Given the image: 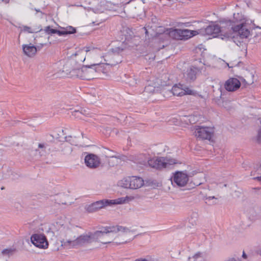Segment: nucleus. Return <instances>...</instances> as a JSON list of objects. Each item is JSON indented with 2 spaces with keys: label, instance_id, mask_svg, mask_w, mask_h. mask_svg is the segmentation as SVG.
Here are the masks:
<instances>
[{
  "label": "nucleus",
  "instance_id": "obj_26",
  "mask_svg": "<svg viewBox=\"0 0 261 261\" xmlns=\"http://www.w3.org/2000/svg\"><path fill=\"white\" fill-rule=\"evenodd\" d=\"M125 203L124 197L118 198L114 200H108V205L111 204H122Z\"/></svg>",
  "mask_w": 261,
  "mask_h": 261
},
{
  "label": "nucleus",
  "instance_id": "obj_4",
  "mask_svg": "<svg viewBox=\"0 0 261 261\" xmlns=\"http://www.w3.org/2000/svg\"><path fill=\"white\" fill-rule=\"evenodd\" d=\"M56 66L58 68V72L64 73L70 77H74L81 67V65L67 56Z\"/></svg>",
  "mask_w": 261,
  "mask_h": 261
},
{
  "label": "nucleus",
  "instance_id": "obj_41",
  "mask_svg": "<svg viewBox=\"0 0 261 261\" xmlns=\"http://www.w3.org/2000/svg\"><path fill=\"white\" fill-rule=\"evenodd\" d=\"M258 138L259 141H261V129L258 132Z\"/></svg>",
  "mask_w": 261,
  "mask_h": 261
},
{
  "label": "nucleus",
  "instance_id": "obj_7",
  "mask_svg": "<svg viewBox=\"0 0 261 261\" xmlns=\"http://www.w3.org/2000/svg\"><path fill=\"white\" fill-rule=\"evenodd\" d=\"M194 134L199 139L210 140L213 135V131L211 127L196 126Z\"/></svg>",
  "mask_w": 261,
  "mask_h": 261
},
{
  "label": "nucleus",
  "instance_id": "obj_28",
  "mask_svg": "<svg viewBox=\"0 0 261 261\" xmlns=\"http://www.w3.org/2000/svg\"><path fill=\"white\" fill-rule=\"evenodd\" d=\"M183 91H184L185 95H195L196 92L195 91L191 89L190 87L187 86H182Z\"/></svg>",
  "mask_w": 261,
  "mask_h": 261
},
{
  "label": "nucleus",
  "instance_id": "obj_36",
  "mask_svg": "<svg viewBox=\"0 0 261 261\" xmlns=\"http://www.w3.org/2000/svg\"><path fill=\"white\" fill-rule=\"evenodd\" d=\"M213 199H215L216 200L217 199V198H216L215 196H209V197L206 198V202L208 203V204H216V202H213V203L211 202V201Z\"/></svg>",
  "mask_w": 261,
  "mask_h": 261
},
{
  "label": "nucleus",
  "instance_id": "obj_25",
  "mask_svg": "<svg viewBox=\"0 0 261 261\" xmlns=\"http://www.w3.org/2000/svg\"><path fill=\"white\" fill-rule=\"evenodd\" d=\"M37 50H22V54L25 58H32L34 57Z\"/></svg>",
  "mask_w": 261,
  "mask_h": 261
},
{
  "label": "nucleus",
  "instance_id": "obj_20",
  "mask_svg": "<svg viewBox=\"0 0 261 261\" xmlns=\"http://www.w3.org/2000/svg\"><path fill=\"white\" fill-rule=\"evenodd\" d=\"M169 94H172L173 95L182 96L184 95V91L182 89V86L175 85L171 90L167 91Z\"/></svg>",
  "mask_w": 261,
  "mask_h": 261
},
{
  "label": "nucleus",
  "instance_id": "obj_9",
  "mask_svg": "<svg viewBox=\"0 0 261 261\" xmlns=\"http://www.w3.org/2000/svg\"><path fill=\"white\" fill-rule=\"evenodd\" d=\"M148 163L151 167L157 169H161L166 168L168 164L172 165L175 163L172 161L167 160L164 158H156L148 160Z\"/></svg>",
  "mask_w": 261,
  "mask_h": 261
},
{
  "label": "nucleus",
  "instance_id": "obj_23",
  "mask_svg": "<svg viewBox=\"0 0 261 261\" xmlns=\"http://www.w3.org/2000/svg\"><path fill=\"white\" fill-rule=\"evenodd\" d=\"M46 148V144L44 143L38 144V147L35 148L36 154L38 153L39 156H42L45 153Z\"/></svg>",
  "mask_w": 261,
  "mask_h": 261
},
{
  "label": "nucleus",
  "instance_id": "obj_27",
  "mask_svg": "<svg viewBox=\"0 0 261 261\" xmlns=\"http://www.w3.org/2000/svg\"><path fill=\"white\" fill-rule=\"evenodd\" d=\"M72 115L75 118L84 120L83 109L81 110H75L72 113Z\"/></svg>",
  "mask_w": 261,
  "mask_h": 261
},
{
  "label": "nucleus",
  "instance_id": "obj_11",
  "mask_svg": "<svg viewBox=\"0 0 261 261\" xmlns=\"http://www.w3.org/2000/svg\"><path fill=\"white\" fill-rule=\"evenodd\" d=\"M107 205H108V200H101L86 205L85 209L88 213H94Z\"/></svg>",
  "mask_w": 261,
  "mask_h": 261
},
{
  "label": "nucleus",
  "instance_id": "obj_6",
  "mask_svg": "<svg viewBox=\"0 0 261 261\" xmlns=\"http://www.w3.org/2000/svg\"><path fill=\"white\" fill-rule=\"evenodd\" d=\"M93 51H98V50H69L67 56L82 66L85 61L87 62V57L89 54Z\"/></svg>",
  "mask_w": 261,
  "mask_h": 261
},
{
  "label": "nucleus",
  "instance_id": "obj_32",
  "mask_svg": "<svg viewBox=\"0 0 261 261\" xmlns=\"http://www.w3.org/2000/svg\"><path fill=\"white\" fill-rule=\"evenodd\" d=\"M22 31L29 33H34L38 32L37 29H32L31 28L28 26H23L22 27Z\"/></svg>",
  "mask_w": 261,
  "mask_h": 261
},
{
  "label": "nucleus",
  "instance_id": "obj_19",
  "mask_svg": "<svg viewBox=\"0 0 261 261\" xmlns=\"http://www.w3.org/2000/svg\"><path fill=\"white\" fill-rule=\"evenodd\" d=\"M83 114L84 117V120L90 122L94 123L96 120V115L95 114L92 113L88 109H83Z\"/></svg>",
  "mask_w": 261,
  "mask_h": 261
},
{
  "label": "nucleus",
  "instance_id": "obj_40",
  "mask_svg": "<svg viewBox=\"0 0 261 261\" xmlns=\"http://www.w3.org/2000/svg\"><path fill=\"white\" fill-rule=\"evenodd\" d=\"M135 261H148V260L145 258H140L136 259Z\"/></svg>",
  "mask_w": 261,
  "mask_h": 261
},
{
  "label": "nucleus",
  "instance_id": "obj_8",
  "mask_svg": "<svg viewBox=\"0 0 261 261\" xmlns=\"http://www.w3.org/2000/svg\"><path fill=\"white\" fill-rule=\"evenodd\" d=\"M31 241L34 246L39 248L46 249L48 247V241L43 234H33L31 237Z\"/></svg>",
  "mask_w": 261,
  "mask_h": 261
},
{
  "label": "nucleus",
  "instance_id": "obj_3",
  "mask_svg": "<svg viewBox=\"0 0 261 261\" xmlns=\"http://www.w3.org/2000/svg\"><path fill=\"white\" fill-rule=\"evenodd\" d=\"M230 30L225 31L223 30V27L221 28L218 24H212L207 27L204 29V33L208 35H212L213 37H215L219 33L224 32L227 34L228 36L231 30L233 32L237 33L242 38H246L250 35V31L247 29V25L244 23H241L234 27L231 25L230 27Z\"/></svg>",
  "mask_w": 261,
  "mask_h": 261
},
{
  "label": "nucleus",
  "instance_id": "obj_34",
  "mask_svg": "<svg viewBox=\"0 0 261 261\" xmlns=\"http://www.w3.org/2000/svg\"><path fill=\"white\" fill-rule=\"evenodd\" d=\"M45 32L48 34H56L57 30L51 29L50 27H47L45 30Z\"/></svg>",
  "mask_w": 261,
  "mask_h": 261
},
{
  "label": "nucleus",
  "instance_id": "obj_49",
  "mask_svg": "<svg viewBox=\"0 0 261 261\" xmlns=\"http://www.w3.org/2000/svg\"><path fill=\"white\" fill-rule=\"evenodd\" d=\"M35 10H36V11L37 12H40V11H39V10H37V9H35Z\"/></svg>",
  "mask_w": 261,
  "mask_h": 261
},
{
  "label": "nucleus",
  "instance_id": "obj_44",
  "mask_svg": "<svg viewBox=\"0 0 261 261\" xmlns=\"http://www.w3.org/2000/svg\"><path fill=\"white\" fill-rule=\"evenodd\" d=\"M243 50L244 51L243 52H244L245 56H246L247 54V50Z\"/></svg>",
  "mask_w": 261,
  "mask_h": 261
},
{
  "label": "nucleus",
  "instance_id": "obj_51",
  "mask_svg": "<svg viewBox=\"0 0 261 261\" xmlns=\"http://www.w3.org/2000/svg\"><path fill=\"white\" fill-rule=\"evenodd\" d=\"M154 57H151V59H154Z\"/></svg>",
  "mask_w": 261,
  "mask_h": 261
},
{
  "label": "nucleus",
  "instance_id": "obj_22",
  "mask_svg": "<svg viewBox=\"0 0 261 261\" xmlns=\"http://www.w3.org/2000/svg\"><path fill=\"white\" fill-rule=\"evenodd\" d=\"M81 139V137L80 136H79V137H76L75 136L74 137L68 136L67 137H66L67 142H68L71 145H75V146H77V145H79Z\"/></svg>",
  "mask_w": 261,
  "mask_h": 261
},
{
  "label": "nucleus",
  "instance_id": "obj_1",
  "mask_svg": "<svg viewBox=\"0 0 261 261\" xmlns=\"http://www.w3.org/2000/svg\"><path fill=\"white\" fill-rule=\"evenodd\" d=\"M53 226L54 234L65 249L77 248L94 241L106 244L115 241L121 244L132 240L131 231L122 226L105 227L100 231L79 236L76 228L65 218H58Z\"/></svg>",
  "mask_w": 261,
  "mask_h": 261
},
{
  "label": "nucleus",
  "instance_id": "obj_18",
  "mask_svg": "<svg viewBox=\"0 0 261 261\" xmlns=\"http://www.w3.org/2000/svg\"><path fill=\"white\" fill-rule=\"evenodd\" d=\"M83 114L84 117V120L90 122L94 123L96 120V115L95 114L92 113L88 109H83Z\"/></svg>",
  "mask_w": 261,
  "mask_h": 261
},
{
  "label": "nucleus",
  "instance_id": "obj_46",
  "mask_svg": "<svg viewBox=\"0 0 261 261\" xmlns=\"http://www.w3.org/2000/svg\"><path fill=\"white\" fill-rule=\"evenodd\" d=\"M257 178L258 180H261V176H259V177H257Z\"/></svg>",
  "mask_w": 261,
  "mask_h": 261
},
{
  "label": "nucleus",
  "instance_id": "obj_38",
  "mask_svg": "<svg viewBox=\"0 0 261 261\" xmlns=\"http://www.w3.org/2000/svg\"><path fill=\"white\" fill-rule=\"evenodd\" d=\"M240 63H241V62L239 61L238 62L237 64L230 62V63H227V65L229 68H233V67L236 66L238 64H239Z\"/></svg>",
  "mask_w": 261,
  "mask_h": 261
},
{
  "label": "nucleus",
  "instance_id": "obj_13",
  "mask_svg": "<svg viewBox=\"0 0 261 261\" xmlns=\"http://www.w3.org/2000/svg\"><path fill=\"white\" fill-rule=\"evenodd\" d=\"M85 162L88 167L92 168L97 167L100 164L99 158L93 154L86 155L85 158Z\"/></svg>",
  "mask_w": 261,
  "mask_h": 261
},
{
  "label": "nucleus",
  "instance_id": "obj_17",
  "mask_svg": "<svg viewBox=\"0 0 261 261\" xmlns=\"http://www.w3.org/2000/svg\"><path fill=\"white\" fill-rule=\"evenodd\" d=\"M240 79L246 85H251L254 83V73L246 70L243 76H239Z\"/></svg>",
  "mask_w": 261,
  "mask_h": 261
},
{
  "label": "nucleus",
  "instance_id": "obj_30",
  "mask_svg": "<svg viewBox=\"0 0 261 261\" xmlns=\"http://www.w3.org/2000/svg\"><path fill=\"white\" fill-rule=\"evenodd\" d=\"M133 38L132 37V35H129V37L126 38L125 37V39L124 41L122 42L125 45H127L128 47H133V46L132 45L133 44Z\"/></svg>",
  "mask_w": 261,
  "mask_h": 261
},
{
  "label": "nucleus",
  "instance_id": "obj_35",
  "mask_svg": "<svg viewBox=\"0 0 261 261\" xmlns=\"http://www.w3.org/2000/svg\"><path fill=\"white\" fill-rule=\"evenodd\" d=\"M124 199H125V203H127L133 201L135 197L133 196H126L124 197Z\"/></svg>",
  "mask_w": 261,
  "mask_h": 261
},
{
  "label": "nucleus",
  "instance_id": "obj_45",
  "mask_svg": "<svg viewBox=\"0 0 261 261\" xmlns=\"http://www.w3.org/2000/svg\"><path fill=\"white\" fill-rule=\"evenodd\" d=\"M257 253L261 255V249L258 251Z\"/></svg>",
  "mask_w": 261,
  "mask_h": 261
},
{
  "label": "nucleus",
  "instance_id": "obj_10",
  "mask_svg": "<svg viewBox=\"0 0 261 261\" xmlns=\"http://www.w3.org/2000/svg\"><path fill=\"white\" fill-rule=\"evenodd\" d=\"M189 181V176L182 171L176 172L172 178V182L179 187L185 186Z\"/></svg>",
  "mask_w": 261,
  "mask_h": 261
},
{
  "label": "nucleus",
  "instance_id": "obj_42",
  "mask_svg": "<svg viewBox=\"0 0 261 261\" xmlns=\"http://www.w3.org/2000/svg\"><path fill=\"white\" fill-rule=\"evenodd\" d=\"M242 257L245 259H246L247 258V256L244 252H243V253Z\"/></svg>",
  "mask_w": 261,
  "mask_h": 261
},
{
  "label": "nucleus",
  "instance_id": "obj_12",
  "mask_svg": "<svg viewBox=\"0 0 261 261\" xmlns=\"http://www.w3.org/2000/svg\"><path fill=\"white\" fill-rule=\"evenodd\" d=\"M241 86L240 81L237 78L231 77L228 79L224 84L225 89L229 92L237 91Z\"/></svg>",
  "mask_w": 261,
  "mask_h": 261
},
{
  "label": "nucleus",
  "instance_id": "obj_33",
  "mask_svg": "<svg viewBox=\"0 0 261 261\" xmlns=\"http://www.w3.org/2000/svg\"><path fill=\"white\" fill-rule=\"evenodd\" d=\"M64 30L65 31L67 35L73 34L76 32L75 29L71 26L65 28Z\"/></svg>",
  "mask_w": 261,
  "mask_h": 261
},
{
  "label": "nucleus",
  "instance_id": "obj_16",
  "mask_svg": "<svg viewBox=\"0 0 261 261\" xmlns=\"http://www.w3.org/2000/svg\"><path fill=\"white\" fill-rule=\"evenodd\" d=\"M130 189H139L144 184V181L143 178L139 176H130Z\"/></svg>",
  "mask_w": 261,
  "mask_h": 261
},
{
  "label": "nucleus",
  "instance_id": "obj_14",
  "mask_svg": "<svg viewBox=\"0 0 261 261\" xmlns=\"http://www.w3.org/2000/svg\"><path fill=\"white\" fill-rule=\"evenodd\" d=\"M160 84L159 83H150L147 85L143 92V95L144 97H148L150 95L155 93L159 88Z\"/></svg>",
  "mask_w": 261,
  "mask_h": 261
},
{
  "label": "nucleus",
  "instance_id": "obj_48",
  "mask_svg": "<svg viewBox=\"0 0 261 261\" xmlns=\"http://www.w3.org/2000/svg\"><path fill=\"white\" fill-rule=\"evenodd\" d=\"M3 177L4 178H8V177H7L6 175H4Z\"/></svg>",
  "mask_w": 261,
  "mask_h": 261
},
{
  "label": "nucleus",
  "instance_id": "obj_29",
  "mask_svg": "<svg viewBox=\"0 0 261 261\" xmlns=\"http://www.w3.org/2000/svg\"><path fill=\"white\" fill-rule=\"evenodd\" d=\"M15 252V249H12V248H8L4 249L2 251V253L4 255L10 256L12 255L14 252Z\"/></svg>",
  "mask_w": 261,
  "mask_h": 261
},
{
  "label": "nucleus",
  "instance_id": "obj_43",
  "mask_svg": "<svg viewBox=\"0 0 261 261\" xmlns=\"http://www.w3.org/2000/svg\"><path fill=\"white\" fill-rule=\"evenodd\" d=\"M226 261H237V260H236V259L232 258H230V259H229L228 260H227Z\"/></svg>",
  "mask_w": 261,
  "mask_h": 261
},
{
  "label": "nucleus",
  "instance_id": "obj_53",
  "mask_svg": "<svg viewBox=\"0 0 261 261\" xmlns=\"http://www.w3.org/2000/svg\"><path fill=\"white\" fill-rule=\"evenodd\" d=\"M117 49H121L120 47H118Z\"/></svg>",
  "mask_w": 261,
  "mask_h": 261
},
{
  "label": "nucleus",
  "instance_id": "obj_47",
  "mask_svg": "<svg viewBox=\"0 0 261 261\" xmlns=\"http://www.w3.org/2000/svg\"><path fill=\"white\" fill-rule=\"evenodd\" d=\"M169 57V56H167V55H166V56H165V59H167V58H168Z\"/></svg>",
  "mask_w": 261,
  "mask_h": 261
},
{
  "label": "nucleus",
  "instance_id": "obj_24",
  "mask_svg": "<svg viewBox=\"0 0 261 261\" xmlns=\"http://www.w3.org/2000/svg\"><path fill=\"white\" fill-rule=\"evenodd\" d=\"M125 82L130 86H135L138 83V79L135 76H128Z\"/></svg>",
  "mask_w": 261,
  "mask_h": 261
},
{
  "label": "nucleus",
  "instance_id": "obj_52",
  "mask_svg": "<svg viewBox=\"0 0 261 261\" xmlns=\"http://www.w3.org/2000/svg\"><path fill=\"white\" fill-rule=\"evenodd\" d=\"M109 156H110V157L113 158V156H111V155H110Z\"/></svg>",
  "mask_w": 261,
  "mask_h": 261
},
{
  "label": "nucleus",
  "instance_id": "obj_37",
  "mask_svg": "<svg viewBox=\"0 0 261 261\" xmlns=\"http://www.w3.org/2000/svg\"><path fill=\"white\" fill-rule=\"evenodd\" d=\"M22 49H36V47L34 45L30 46L28 45H23L22 46Z\"/></svg>",
  "mask_w": 261,
  "mask_h": 261
},
{
  "label": "nucleus",
  "instance_id": "obj_15",
  "mask_svg": "<svg viewBox=\"0 0 261 261\" xmlns=\"http://www.w3.org/2000/svg\"><path fill=\"white\" fill-rule=\"evenodd\" d=\"M200 71V69L194 66H190L187 70L185 76L187 80L191 82L196 79V74Z\"/></svg>",
  "mask_w": 261,
  "mask_h": 261
},
{
  "label": "nucleus",
  "instance_id": "obj_50",
  "mask_svg": "<svg viewBox=\"0 0 261 261\" xmlns=\"http://www.w3.org/2000/svg\"><path fill=\"white\" fill-rule=\"evenodd\" d=\"M228 23H229V26L230 27V25H231L230 23L229 22Z\"/></svg>",
  "mask_w": 261,
  "mask_h": 261
},
{
  "label": "nucleus",
  "instance_id": "obj_5",
  "mask_svg": "<svg viewBox=\"0 0 261 261\" xmlns=\"http://www.w3.org/2000/svg\"><path fill=\"white\" fill-rule=\"evenodd\" d=\"M202 30H190L188 29H170L167 31V34L169 36L176 40H188L195 36L201 32Z\"/></svg>",
  "mask_w": 261,
  "mask_h": 261
},
{
  "label": "nucleus",
  "instance_id": "obj_21",
  "mask_svg": "<svg viewBox=\"0 0 261 261\" xmlns=\"http://www.w3.org/2000/svg\"><path fill=\"white\" fill-rule=\"evenodd\" d=\"M130 176H127L119 180L118 184L122 188L130 189Z\"/></svg>",
  "mask_w": 261,
  "mask_h": 261
},
{
  "label": "nucleus",
  "instance_id": "obj_39",
  "mask_svg": "<svg viewBox=\"0 0 261 261\" xmlns=\"http://www.w3.org/2000/svg\"><path fill=\"white\" fill-rule=\"evenodd\" d=\"M56 33L58 34L59 36L67 35L66 33L64 30H62V31L57 30V32H56Z\"/></svg>",
  "mask_w": 261,
  "mask_h": 261
},
{
  "label": "nucleus",
  "instance_id": "obj_2",
  "mask_svg": "<svg viewBox=\"0 0 261 261\" xmlns=\"http://www.w3.org/2000/svg\"><path fill=\"white\" fill-rule=\"evenodd\" d=\"M123 50H98L87 57L88 65H82L74 77L90 80L98 73L108 75L113 68L122 62Z\"/></svg>",
  "mask_w": 261,
  "mask_h": 261
},
{
  "label": "nucleus",
  "instance_id": "obj_31",
  "mask_svg": "<svg viewBox=\"0 0 261 261\" xmlns=\"http://www.w3.org/2000/svg\"><path fill=\"white\" fill-rule=\"evenodd\" d=\"M201 253L200 252L197 253L192 256L188 257L187 261H197L200 258H201Z\"/></svg>",
  "mask_w": 261,
  "mask_h": 261
}]
</instances>
